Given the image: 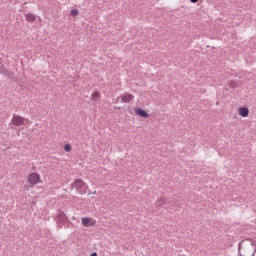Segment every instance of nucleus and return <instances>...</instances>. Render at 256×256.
Segmentation results:
<instances>
[{
    "label": "nucleus",
    "instance_id": "1",
    "mask_svg": "<svg viewBox=\"0 0 256 256\" xmlns=\"http://www.w3.org/2000/svg\"><path fill=\"white\" fill-rule=\"evenodd\" d=\"M71 189H76L80 195H85L87 193V184L81 179H76L71 186Z\"/></svg>",
    "mask_w": 256,
    "mask_h": 256
},
{
    "label": "nucleus",
    "instance_id": "2",
    "mask_svg": "<svg viewBox=\"0 0 256 256\" xmlns=\"http://www.w3.org/2000/svg\"><path fill=\"white\" fill-rule=\"evenodd\" d=\"M28 183L31 184L32 187H35L38 183H41V175L37 172H32L28 175Z\"/></svg>",
    "mask_w": 256,
    "mask_h": 256
},
{
    "label": "nucleus",
    "instance_id": "3",
    "mask_svg": "<svg viewBox=\"0 0 256 256\" xmlns=\"http://www.w3.org/2000/svg\"><path fill=\"white\" fill-rule=\"evenodd\" d=\"M11 123L14 125V127H21V125L25 124V118L14 114Z\"/></svg>",
    "mask_w": 256,
    "mask_h": 256
},
{
    "label": "nucleus",
    "instance_id": "4",
    "mask_svg": "<svg viewBox=\"0 0 256 256\" xmlns=\"http://www.w3.org/2000/svg\"><path fill=\"white\" fill-rule=\"evenodd\" d=\"M56 221L60 225H65L67 223V214L65 212L59 210L57 214Z\"/></svg>",
    "mask_w": 256,
    "mask_h": 256
},
{
    "label": "nucleus",
    "instance_id": "5",
    "mask_svg": "<svg viewBox=\"0 0 256 256\" xmlns=\"http://www.w3.org/2000/svg\"><path fill=\"white\" fill-rule=\"evenodd\" d=\"M133 99H135V96L133 94L126 93L121 96V101L123 103H131Z\"/></svg>",
    "mask_w": 256,
    "mask_h": 256
},
{
    "label": "nucleus",
    "instance_id": "6",
    "mask_svg": "<svg viewBox=\"0 0 256 256\" xmlns=\"http://www.w3.org/2000/svg\"><path fill=\"white\" fill-rule=\"evenodd\" d=\"M82 225L83 227H93L95 226V221H93V219L89 218V217H84L82 218Z\"/></svg>",
    "mask_w": 256,
    "mask_h": 256
},
{
    "label": "nucleus",
    "instance_id": "7",
    "mask_svg": "<svg viewBox=\"0 0 256 256\" xmlns=\"http://www.w3.org/2000/svg\"><path fill=\"white\" fill-rule=\"evenodd\" d=\"M135 114L139 115L140 117H143L144 119H147V117H149V113H147V111L143 110V108H136Z\"/></svg>",
    "mask_w": 256,
    "mask_h": 256
},
{
    "label": "nucleus",
    "instance_id": "8",
    "mask_svg": "<svg viewBox=\"0 0 256 256\" xmlns=\"http://www.w3.org/2000/svg\"><path fill=\"white\" fill-rule=\"evenodd\" d=\"M238 111H239L240 117H249V108L240 107Z\"/></svg>",
    "mask_w": 256,
    "mask_h": 256
},
{
    "label": "nucleus",
    "instance_id": "9",
    "mask_svg": "<svg viewBox=\"0 0 256 256\" xmlns=\"http://www.w3.org/2000/svg\"><path fill=\"white\" fill-rule=\"evenodd\" d=\"M25 19L29 23H35V21H37V16H35V14L28 13L25 15Z\"/></svg>",
    "mask_w": 256,
    "mask_h": 256
},
{
    "label": "nucleus",
    "instance_id": "10",
    "mask_svg": "<svg viewBox=\"0 0 256 256\" xmlns=\"http://www.w3.org/2000/svg\"><path fill=\"white\" fill-rule=\"evenodd\" d=\"M227 85H228V87H230V89H237V82L236 81H234V80H229L228 82H227Z\"/></svg>",
    "mask_w": 256,
    "mask_h": 256
},
{
    "label": "nucleus",
    "instance_id": "11",
    "mask_svg": "<svg viewBox=\"0 0 256 256\" xmlns=\"http://www.w3.org/2000/svg\"><path fill=\"white\" fill-rule=\"evenodd\" d=\"M99 97H101V93L95 91L92 93V101H97V99H99Z\"/></svg>",
    "mask_w": 256,
    "mask_h": 256
},
{
    "label": "nucleus",
    "instance_id": "12",
    "mask_svg": "<svg viewBox=\"0 0 256 256\" xmlns=\"http://www.w3.org/2000/svg\"><path fill=\"white\" fill-rule=\"evenodd\" d=\"M165 205V199L160 198L159 200L156 201V207H163Z\"/></svg>",
    "mask_w": 256,
    "mask_h": 256
},
{
    "label": "nucleus",
    "instance_id": "13",
    "mask_svg": "<svg viewBox=\"0 0 256 256\" xmlns=\"http://www.w3.org/2000/svg\"><path fill=\"white\" fill-rule=\"evenodd\" d=\"M70 15H71L72 17H77V16L79 15V10H77V9H72V10L70 11Z\"/></svg>",
    "mask_w": 256,
    "mask_h": 256
},
{
    "label": "nucleus",
    "instance_id": "14",
    "mask_svg": "<svg viewBox=\"0 0 256 256\" xmlns=\"http://www.w3.org/2000/svg\"><path fill=\"white\" fill-rule=\"evenodd\" d=\"M2 75H5L6 77H11V72L7 71L6 69H3L0 71Z\"/></svg>",
    "mask_w": 256,
    "mask_h": 256
},
{
    "label": "nucleus",
    "instance_id": "15",
    "mask_svg": "<svg viewBox=\"0 0 256 256\" xmlns=\"http://www.w3.org/2000/svg\"><path fill=\"white\" fill-rule=\"evenodd\" d=\"M64 150H65L66 152L71 151V144H65Z\"/></svg>",
    "mask_w": 256,
    "mask_h": 256
},
{
    "label": "nucleus",
    "instance_id": "16",
    "mask_svg": "<svg viewBox=\"0 0 256 256\" xmlns=\"http://www.w3.org/2000/svg\"><path fill=\"white\" fill-rule=\"evenodd\" d=\"M199 0H190L191 3H197Z\"/></svg>",
    "mask_w": 256,
    "mask_h": 256
},
{
    "label": "nucleus",
    "instance_id": "17",
    "mask_svg": "<svg viewBox=\"0 0 256 256\" xmlns=\"http://www.w3.org/2000/svg\"><path fill=\"white\" fill-rule=\"evenodd\" d=\"M90 256H97V252H93Z\"/></svg>",
    "mask_w": 256,
    "mask_h": 256
},
{
    "label": "nucleus",
    "instance_id": "18",
    "mask_svg": "<svg viewBox=\"0 0 256 256\" xmlns=\"http://www.w3.org/2000/svg\"><path fill=\"white\" fill-rule=\"evenodd\" d=\"M252 247H255V243L251 242Z\"/></svg>",
    "mask_w": 256,
    "mask_h": 256
},
{
    "label": "nucleus",
    "instance_id": "19",
    "mask_svg": "<svg viewBox=\"0 0 256 256\" xmlns=\"http://www.w3.org/2000/svg\"><path fill=\"white\" fill-rule=\"evenodd\" d=\"M72 219H75V216H73Z\"/></svg>",
    "mask_w": 256,
    "mask_h": 256
}]
</instances>
